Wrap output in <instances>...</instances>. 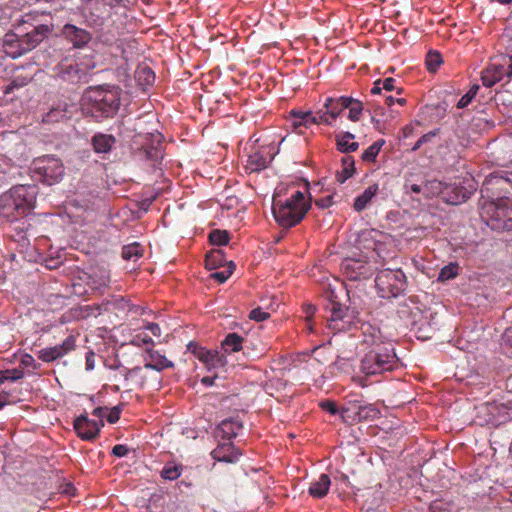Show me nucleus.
Here are the masks:
<instances>
[{
	"label": "nucleus",
	"mask_w": 512,
	"mask_h": 512,
	"mask_svg": "<svg viewBox=\"0 0 512 512\" xmlns=\"http://www.w3.org/2000/svg\"><path fill=\"white\" fill-rule=\"evenodd\" d=\"M121 88L116 85L89 87L82 96V111L96 122L113 118L121 104Z\"/></svg>",
	"instance_id": "nucleus-1"
},
{
	"label": "nucleus",
	"mask_w": 512,
	"mask_h": 512,
	"mask_svg": "<svg viewBox=\"0 0 512 512\" xmlns=\"http://www.w3.org/2000/svg\"><path fill=\"white\" fill-rule=\"evenodd\" d=\"M309 208L310 204L306 203L304 193L301 191H295L286 200H282L279 193L273 196V216L282 228L289 229L299 224Z\"/></svg>",
	"instance_id": "nucleus-2"
},
{
	"label": "nucleus",
	"mask_w": 512,
	"mask_h": 512,
	"mask_svg": "<svg viewBox=\"0 0 512 512\" xmlns=\"http://www.w3.org/2000/svg\"><path fill=\"white\" fill-rule=\"evenodd\" d=\"M399 365V358L392 343L378 344L361 359L360 371L365 376H375L391 372Z\"/></svg>",
	"instance_id": "nucleus-3"
},
{
	"label": "nucleus",
	"mask_w": 512,
	"mask_h": 512,
	"mask_svg": "<svg viewBox=\"0 0 512 512\" xmlns=\"http://www.w3.org/2000/svg\"><path fill=\"white\" fill-rule=\"evenodd\" d=\"M163 136L159 132L137 133L131 142L133 155L156 169L163 159Z\"/></svg>",
	"instance_id": "nucleus-4"
},
{
	"label": "nucleus",
	"mask_w": 512,
	"mask_h": 512,
	"mask_svg": "<svg viewBox=\"0 0 512 512\" xmlns=\"http://www.w3.org/2000/svg\"><path fill=\"white\" fill-rule=\"evenodd\" d=\"M33 177L47 185L58 183L64 176V165L60 158L54 155H43L31 163Z\"/></svg>",
	"instance_id": "nucleus-5"
},
{
	"label": "nucleus",
	"mask_w": 512,
	"mask_h": 512,
	"mask_svg": "<svg viewBox=\"0 0 512 512\" xmlns=\"http://www.w3.org/2000/svg\"><path fill=\"white\" fill-rule=\"evenodd\" d=\"M375 284L380 297L391 298L405 291L407 281L401 269H384L378 272Z\"/></svg>",
	"instance_id": "nucleus-6"
},
{
	"label": "nucleus",
	"mask_w": 512,
	"mask_h": 512,
	"mask_svg": "<svg viewBox=\"0 0 512 512\" xmlns=\"http://www.w3.org/2000/svg\"><path fill=\"white\" fill-rule=\"evenodd\" d=\"M6 206L12 207L16 214L15 217L27 214L36 202V187L27 185H18L10 190V195L6 198Z\"/></svg>",
	"instance_id": "nucleus-7"
},
{
	"label": "nucleus",
	"mask_w": 512,
	"mask_h": 512,
	"mask_svg": "<svg viewBox=\"0 0 512 512\" xmlns=\"http://www.w3.org/2000/svg\"><path fill=\"white\" fill-rule=\"evenodd\" d=\"M327 308L330 311V316L327 318L330 330L335 333L348 332L356 327V317L353 310L334 300H331Z\"/></svg>",
	"instance_id": "nucleus-8"
},
{
	"label": "nucleus",
	"mask_w": 512,
	"mask_h": 512,
	"mask_svg": "<svg viewBox=\"0 0 512 512\" xmlns=\"http://www.w3.org/2000/svg\"><path fill=\"white\" fill-rule=\"evenodd\" d=\"M341 269L349 280L368 279L373 275V267L365 256L347 257L341 263Z\"/></svg>",
	"instance_id": "nucleus-9"
},
{
	"label": "nucleus",
	"mask_w": 512,
	"mask_h": 512,
	"mask_svg": "<svg viewBox=\"0 0 512 512\" xmlns=\"http://www.w3.org/2000/svg\"><path fill=\"white\" fill-rule=\"evenodd\" d=\"M276 152L272 145H262L251 147L250 154L245 165V170L249 173L260 172L267 168L273 160Z\"/></svg>",
	"instance_id": "nucleus-10"
},
{
	"label": "nucleus",
	"mask_w": 512,
	"mask_h": 512,
	"mask_svg": "<svg viewBox=\"0 0 512 512\" xmlns=\"http://www.w3.org/2000/svg\"><path fill=\"white\" fill-rule=\"evenodd\" d=\"M22 27L23 29H18V34L26 53L35 49L51 32L50 27L45 24L33 25L28 22Z\"/></svg>",
	"instance_id": "nucleus-11"
},
{
	"label": "nucleus",
	"mask_w": 512,
	"mask_h": 512,
	"mask_svg": "<svg viewBox=\"0 0 512 512\" xmlns=\"http://www.w3.org/2000/svg\"><path fill=\"white\" fill-rule=\"evenodd\" d=\"M379 410L372 404L360 405L357 403H348L341 409V418L344 422L355 423L375 418Z\"/></svg>",
	"instance_id": "nucleus-12"
},
{
	"label": "nucleus",
	"mask_w": 512,
	"mask_h": 512,
	"mask_svg": "<svg viewBox=\"0 0 512 512\" xmlns=\"http://www.w3.org/2000/svg\"><path fill=\"white\" fill-rule=\"evenodd\" d=\"M73 426L78 437L82 440L92 441L99 435L104 422L103 420L88 419L86 414H82L74 420Z\"/></svg>",
	"instance_id": "nucleus-13"
},
{
	"label": "nucleus",
	"mask_w": 512,
	"mask_h": 512,
	"mask_svg": "<svg viewBox=\"0 0 512 512\" xmlns=\"http://www.w3.org/2000/svg\"><path fill=\"white\" fill-rule=\"evenodd\" d=\"M61 35L77 49L85 47L92 40V34L89 31L73 24H65Z\"/></svg>",
	"instance_id": "nucleus-14"
},
{
	"label": "nucleus",
	"mask_w": 512,
	"mask_h": 512,
	"mask_svg": "<svg viewBox=\"0 0 512 512\" xmlns=\"http://www.w3.org/2000/svg\"><path fill=\"white\" fill-rule=\"evenodd\" d=\"M188 349L192 354L208 368H215L218 366H224L225 359L223 355H220L217 351H211L204 347L197 345L196 343H190Z\"/></svg>",
	"instance_id": "nucleus-15"
},
{
	"label": "nucleus",
	"mask_w": 512,
	"mask_h": 512,
	"mask_svg": "<svg viewBox=\"0 0 512 512\" xmlns=\"http://www.w3.org/2000/svg\"><path fill=\"white\" fill-rule=\"evenodd\" d=\"M2 49L4 53L15 59L26 54L25 49L20 39V34L9 30L2 39Z\"/></svg>",
	"instance_id": "nucleus-16"
},
{
	"label": "nucleus",
	"mask_w": 512,
	"mask_h": 512,
	"mask_svg": "<svg viewBox=\"0 0 512 512\" xmlns=\"http://www.w3.org/2000/svg\"><path fill=\"white\" fill-rule=\"evenodd\" d=\"M28 24V20L19 15V11L11 6L0 7V27L3 29L9 26L14 29H20L21 26Z\"/></svg>",
	"instance_id": "nucleus-17"
},
{
	"label": "nucleus",
	"mask_w": 512,
	"mask_h": 512,
	"mask_svg": "<svg viewBox=\"0 0 512 512\" xmlns=\"http://www.w3.org/2000/svg\"><path fill=\"white\" fill-rule=\"evenodd\" d=\"M58 76L63 81L70 83H79L86 77V72L80 68L79 64L64 62L58 67Z\"/></svg>",
	"instance_id": "nucleus-18"
},
{
	"label": "nucleus",
	"mask_w": 512,
	"mask_h": 512,
	"mask_svg": "<svg viewBox=\"0 0 512 512\" xmlns=\"http://www.w3.org/2000/svg\"><path fill=\"white\" fill-rule=\"evenodd\" d=\"M506 67L504 64L492 63L481 73L482 84L485 87H492L506 76Z\"/></svg>",
	"instance_id": "nucleus-19"
},
{
	"label": "nucleus",
	"mask_w": 512,
	"mask_h": 512,
	"mask_svg": "<svg viewBox=\"0 0 512 512\" xmlns=\"http://www.w3.org/2000/svg\"><path fill=\"white\" fill-rule=\"evenodd\" d=\"M146 353L147 356L145 357L144 365L145 369H154L160 372L164 369L172 368L174 366L173 362L152 348H147Z\"/></svg>",
	"instance_id": "nucleus-20"
},
{
	"label": "nucleus",
	"mask_w": 512,
	"mask_h": 512,
	"mask_svg": "<svg viewBox=\"0 0 512 512\" xmlns=\"http://www.w3.org/2000/svg\"><path fill=\"white\" fill-rule=\"evenodd\" d=\"M475 188L470 186L468 189L462 185H451L446 188L447 202L452 205H458L466 202L473 194Z\"/></svg>",
	"instance_id": "nucleus-21"
},
{
	"label": "nucleus",
	"mask_w": 512,
	"mask_h": 512,
	"mask_svg": "<svg viewBox=\"0 0 512 512\" xmlns=\"http://www.w3.org/2000/svg\"><path fill=\"white\" fill-rule=\"evenodd\" d=\"M88 275V285L93 290H101L108 286L110 282L109 271L104 267H92Z\"/></svg>",
	"instance_id": "nucleus-22"
},
{
	"label": "nucleus",
	"mask_w": 512,
	"mask_h": 512,
	"mask_svg": "<svg viewBox=\"0 0 512 512\" xmlns=\"http://www.w3.org/2000/svg\"><path fill=\"white\" fill-rule=\"evenodd\" d=\"M116 144V138L112 134L96 133L91 138V145L95 153H109Z\"/></svg>",
	"instance_id": "nucleus-23"
},
{
	"label": "nucleus",
	"mask_w": 512,
	"mask_h": 512,
	"mask_svg": "<svg viewBox=\"0 0 512 512\" xmlns=\"http://www.w3.org/2000/svg\"><path fill=\"white\" fill-rule=\"evenodd\" d=\"M243 428V423L238 418H226L217 427V432L221 435L222 439L231 440L235 438Z\"/></svg>",
	"instance_id": "nucleus-24"
},
{
	"label": "nucleus",
	"mask_w": 512,
	"mask_h": 512,
	"mask_svg": "<svg viewBox=\"0 0 512 512\" xmlns=\"http://www.w3.org/2000/svg\"><path fill=\"white\" fill-rule=\"evenodd\" d=\"M211 455L216 461L233 463L238 459V452L236 451L232 442L219 444L212 452Z\"/></svg>",
	"instance_id": "nucleus-25"
},
{
	"label": "nucleus",
	"mask_w": 512,
	"mask_h": 512,
	"mask_svg": "<svg viewBox=\"0 0 512 512\" xmlns=\"http://www.w3.org/2000/svg\"><path fill=\"white\" fill-rule=\"evenodd\" d=\"M355 358V350H344L337 356L331 367L340 373H350L353 370Z\"/></svg>",
	"instance_id": "nucleus-26"
},
{
	"label": "nucleus",
	"mask_w": 512,
	"mask_h": 512,
	"mask_svg": "<svg viewBox=\"0 0 512 512\" xmlns=\"http://www.w3.org/2000/svg\"><path fill=\"white\" fill-rule=\"evenodd\" d=\"M350 104L351 100L347 96H341L338 98L328 97L325 100L324 108L328 110L331 118L335 120Z\"/></svg>",
	"instance_id": "nucleus-27"
},
{
	"label": "nucleus",
	"mask_w": 512,
	"mask_h": 512,
	"mask_svg": "<svg viewBox=\"0 0 512 512\" xmlns=\"http://www.w3.org/2000/svg\"><path fill=\"white\" fill-rule=\"evenodd\" d=\"M361 331L363 334V343L370 346L371 348L375 347L378 344L387 343L382 341L381 332L379 328H376L369 323H363L361 325Z\"/></svg>",
	"instance_id": "nucleus-28"
},
{
	"label": "nucleus",
	"mask_w": 512,
	"mask_h": 512,
	"mask_svg": "<svg viewBox=\"0 0 512 512\" xmlns=\"http://www.w3.org/2000/svg\"><path fill=\"white\" fill-rule=\"evenodd\" d=\"M331 481L327 474H321L317 480L311 483L309 494L314 498H323L329 491Z\"/></svg>",
	"instance_id": "nucleus-29"
},
{
	"label": "nucleus",
	"mask_w": 512,
	"mask_h": 512,
	"mask_svg": "<svg viewBox=\"0 0 512 512\" xmlns=\"http://www.w3.org/2000/svg\"><path fill=\"white\" fill-rule=\"evenodd\" d=\"M355 138V135L351 132H343L336 135V146L337 149L342 153L355 152L359 144L357 142H350Z\"/></svg>",
	"instance_id": "nucleus-30"
},
{
	"label": "nucleus",
	"mask_w": 512,
	"mask_h": 512,
	"mask_svg": "<svg viewBox=\"0 0 512 512\" xmlns=\"http://www.w3.org/2000/svg\"><path fill=\"white\" fill-rule=\"evenodd\" d=\"M69 109V104L63 103L59 104L57 107H52L44 116L43 122L50 124L56 123L64 119H68L67 115Z\"/></svg>",
	"instance_id": "nucleus-31"
},
{
	"label": "nucleus",
	"mask_w": 512,
	"mask_h": 512,
	"mask_svg": "<svg viewBox=\"0 0 512 512\" xmlns=\"http://www.w3.org/2000/svg\"><path fill=\"white\" fill-rule=\"evenodd\" d=\"M379 187L377 184L370 185L365 191L356 197L353 208L357 211H363L371 202L372 198L377 194Z\"/></svg>",
	"instance_id": "nucleus-32"
},
{
	"label": "nucleus",
	"mask_w": 512,
	"mask_h": 512,
	"mask_svg": "<svg viewBox=\"0 0 512 512\" xmlns=\"http://www.w3.org/2000/svg\"><path fill=\"white\" fill-rule=\"evenodd\" d=\"M341 163L342 169L336 172V180L339 183H344L354 175L356 171L355 161L352 156H345L342 158Z\"/></svg>",
	"instance_id": "nucleus-33"
},
{
	"label": "nucleus",
	"mask_w": 512,
	"mask_h": 512,
	"mask_svg": "<svg viewBox=\"0 0 512 512\" xmlns=\"http://www.w3.org/2000/svg\"><path fill=\"white\" fill-rule=\"evenodd\" d=\"M292 117V125L294 128H299L301 126L309 127L312 124H316V118L314 113L311 111H291Z\"/></svg>",
	"instance_id": "nucleus-34"
},
{
	"label": "nucleus",
	"mask_w": 512,
	"mask_h": 512,
	"mask_svg": "<svg viewBox=\"0 0 512 512\" xmlns=\"http://www.w3.org/2000/svg\"><path fill=\"white\" fill-rule=\"evenodd\" d=\"M244 338L237 333H229L222 341V348L226 353L238 352L242 349Z\"/></svg>",
	"instance_id": "nucleus-35"
},
{
	"label": "nucleus",
	"mask_w": 512,
	"mask_h": 512,
	"mask_svg": "<svg viewBox=\"0 0 512 512\" xmlns=\"http://www.w3.org/2000/svg\"><path fill=\"white\" fill-rule=\"evenodd\" d=\"M225 262V255L221 249H213L207 253L205 266L209 270H214L222 266Z\"/></svg>",
	"instance_id": "nucleus-36"
},
{
	"label": "nucleus",
	"mask_w": 512,
	"mask_h": 512,
	"mask_svg": "<svg viewBox=\"0 0 512 512\" xmlns=\"http://www.w3.org/2000/svg\"><path fill=\"white\" fill-rule=\"evenodd\" d=\"M135 77L142 86H150L155 81V73L148 66L139 67L136 70Z\"/></svg>",
	"instance_id": "nucleus-37"
},
{
	"label": "nucleus",
	"mask_w": 512,
	"mask_h": 512,
	"mask_svg": "<svg viewBox=\"0 0 512 512\" xmlns=\"http://www.w3.org/2000/svg\"><path fill=\"white\" fill-rule=\"evenodd\" d=\"M384 144V139H379L375 141L362 153L361 159L364 162H374Z\"/></svg>",
	"instance_id": "nucleus-38"
},
{
	"label": "nucleus",
	"mask_w": 512,
	"mask_h": 512,
	"mask_svg": "<svg viewBox=\"0 0 512 512\" xmlns=\"http://www.w3.org/2000/svg\"><path fill=\"white\" fill-rule=\"evenodd\" d=\"M76 347L75 344V337L74 336H68L62 344L55 345L52 348L55 351L56 356L59 358L63 357L64 355L68 354L69 352L73 351Z\"/></svg>",
	"instance_id": "nucleus-39"
},
{
	"label": "nucleus",
	"mask_w": 512,
	"mask_h": 512,
	"mask_svg": "<svg viewBox=\"0 0 512 512\" xmlns=\"http://www.w3.org/2000/svg\"><path fill=\"white\" fill-rule=\"evenodd\" d=\"M181 472V464L167 463L161 471V477L166 480H176L180 477Z\"/></svg>",
	"instance_id": "nucleus-40"
},
{
	"label": "nucleus",
	"mask_w": 512,
	"mask_h": 512,
	"mask_svg": "<svg viewBox=\"0 0 512 512\" xmlns=\"http://www.w3.org/2000/svg\"><path fill=\"white\" fill-rule=\"evenodd\" d=\"M143 255V249L139 243L125 245L122 249V257L125 260L138 259Z\"/></svg>",
	"instance_id": "nucleus-41"
},
{
	"label": "nucleus",
	"mask_w": 512,
	"mask_h": 512,
	"mask_svg": "<svg viewBox=\"0 0 512 512\" xmlns=\"http://www.w3.org/2000/svg\"><path fill=\"white\" fill-rule=\"evenodd\" d=\"M229 239V233L226 230L215 229L209 234V240L212 245H226Z\"/></svg>",
	"instance_id": "nucleus-42"
},
{
	"label": "nucleus",
	"mask_w": 512,
	"mask_h": 512,
	"mask_svg": "<svg viewBox=\"0 0 512 512\" xmlns=\"http://www.w3.org/2000/svg\"><path fill=\"white\" fill-rule=\"evenodd\" d=\"M349 99L351 100V104L347 106L349 109L348 118L353 122H357L362 114L363 104L361 101L352 97H349Z\"/></svg>",
	"instance_id": "nucleus-43"
},
{
	"label": "nucleus",
	"mask_w": 512,
	"mask_h": 512,
	"mask_svg": "<svg viewBox=\"0 0 512 512\" xmlns=\"http://www.w3.org/2000/svg\"><path fill=\"white\" fill-rule=\"evenodd\" d=\"M442 56L439 52L430 51L426 56V66L430 72H436L439 66L442 64Z\"/></svg>",
	"instance_id": "nucleus-44"
},
{
	"label": "nucleus",
	"mask_w": 512,
	"mask_h": 512,
	"mask_svg": "<svg viewBox=\"0 0 512 512\" xmlns=\"http://www.w3.org/2000/svg\"><path fill=\"white\" fill-rule=\"evenodd\" d=\"M479 89H480V86L478 84L472 85L470 87V89L468 90V92L466 94H464L461 97V99L458 101V103L456 105L457 108L463 109V108L467 107L472 102V100L475 98Z\"/></svg>",
	"instance_id": "nucleus-45"
},
{
	"label": "nucleus",
	"mask_w": 512,
	"mask_h": 512,
	"mask_svg": "<svg viewBox=\"0 0 512 512\" xmlns=\"http://www.w3.org/2000/svg\"><path fill=\"white\" fill-rule=\"evenodd\" d=\"M32 80L31 76H22V75H15L10 82L9 85H7L5 89V93L8 94L13 91L14 88H20L25 85H27Z\"/></svg>",
	"instance_id": "nucleus-46"
},
{
	"label": "nucleus",
	"mask_w": 512,
	"mask_h": 512,
	"mask_svg": "<svg viewBox=\"0 0 512 512\" xmlns=\"http://www.w3.org/2000/svg\"><path fill=\"white\" fill-rule=\"evenodd\" d=\"M458 274V265L457 264H449L443 267L439 273L438 280L446 281L456 277Z\"/></svg>",
	"instance_id": "nucleus-47"
},
{
	"label": "nucleus",
	"mask_w": 512,
	"mask_h": 512,
	"mask_svg": "<svg viewBox=\"0 0 512 512\" xmlns=\"http://www.w3.org/2000/svg\"><path fill=\"white\" fill-rule=\"evenodd\" d=\"M143 368L141 367H134L132 369H125L124 379L125 381H129L130 379L137 378V384L142 386L144 383V376L142 375Z\"/></svg>",
	"instance_id": "nucleus-48"
},
{
	"label": "nucleus",
	"mask_w": 512,
	"mask_h": 512,
	"mask_svg": "<svg viewBox=\"0 0 512 512\" xmlns=\"http://www.w3.org/2000/svg\"><path fill=\"white\" fill-rule=\"evenodd\" d=\"M235 265L232 261L229 262V268L226 271L214 272L210 277L219 283H224L232 274Z\"/></svg>",
	"instance_id": "nucleus-49"
},
{
	"label": "nucleus",
	"mask_w": 512,
	"mask_h": 512,
	"mask_svg": "<svg viewBox=\"0 0 512 512\" xmlns=\"http://www.w3.org/2000/svg\"><path fill=\"white\" fill-rule=\"evenodd\" d=\"M38 358L43 362H53L58 359L52 347L44 348L38 352Z\"/></svg>",
	"instance_id": "nucleus-50"
},
{
	"label": "nucleus",
	"mask_w": 512,
	"mask_h": 512,
	"mask_svg": "<svg viewBox=\"0 0 512 512\" xmlns=\"http://www.w3.org/2000/svg\"><path fill=\"white\" fill-rule=\"evenodd\" d=\"M270 317V314L268 312L263 311L260 307L252 309L249 313V318L251 320L261 322Z\"/></svg>",
	"instance_id": "nucleus-51"
},
{
	"label": "nucleus",
	"mask_w": 512,
	"mask_h": 512,
	"mask_svg": "<svg viewBox=\"0 0 512 512\" xmlns=\"http://www.w3.org/2000/svg\"><path fill=\"white\" fill-rule=\"evenodd\" d=\"M314 116L316 118V124L323 123L330 125L333 121L327 109L317 111L316 113H314Z\"/></svg>",
	"instance_id": "nucleus-52"
},
{
	"label": "nucleus",
	"mask_w": 512,
	"mask_h": 512,
	"mask_svg": "<svg viewBox=\"0 0 512 512\" xmlns=\"http://www.w3.org/2000/svg\"><path fill=\"white\" fill-rule=\"evenodd\" d=\"M319 406L331 415L341 414V410L338 409L336 403L331 400H324L319 403Z\"/></svg>",
	"instance_id": "nucleus-53"
},
{
	"label": "nucleus",
	"mask_w": 512,
	"mask_h": 512,
	"mask_svg": "<svg viewBox=\"0 0 512 512\" xmlns=\"http://www.w3.org/2000/svg\"><path fill=\"white\" fill-rule=\"evenodd\" d=\"M13 165L14 163L11 158L4 154H0V174L8 173L12 169Z\"/></svg>",
	"instance_id": "nucleus-54"
},
{
	"label": "nucleus",
	"mask_w": 512,
	"mask_h": 512,
	"mask_svg": "<svg viewBox=\"0 0 512 512\" xmlns=\"http://www.w3.org/2000/svg\"><path fill=\"white\" fill-rule=\"evenodd\" d=\"M435 136H436V132H435V131H430V132H428V133H426V134L422 135V136L418 139V141L414 144V146L411 148V151H413V152L417 151L418 149H420V147H421L423 144H425V143H427V142L431 141V139H432L433 137H435Z\"/></svg>",
	"instance_id": "nucleus-55"
},
{
	"label": "nucleus",
	"mask_w": 512,
	"mask_h": 512,
	"mask_svg": "<svg viewBox=\"0 0 512 512\" xmlns=\"http://www.w3.org/2000/svg\"><path fill=\"white\" fill-rule=\"evenodd\" d=\"M133 345H136V346H141V345H149V346H153L154 345V341L152 340L151 337H149L148 335H136L132 342H131Z\"/></svg>",
	"instance_id": "nucleus-56"
},
{
	"label": "nucleus",
	"mask_w": 512,
	"mask_h": 512,
	"mask_svg": "<svg viewBox=\"0 0 512 512\" xmlns=\"http://www.w3.org/2000/svg\"><path fill=\"white\" fill-rule=\"evenodd\" d=\"M399 316L401 318H406L415 315L416 313L411 309L408 305V303L405 301L403 303L399 304L398 310H397Z\"/></svg>",
	"instance_id": "nucleus-57"
},
{
	"label": "nucleus",
	"mask_w": 512,
	"mask_h": 512,
	"mask_svg": "<svg viewBox=\"0 0 512 512\" xmlns=\"http://www.w3.org/2000/svg\"><path fill=\"white\" fill-rule=\"evenodd\" d=\"M6 374V379L11 381H16L21 379L24 376V372L22 369L14 368L10 370H4Z\"/></svg>",
	"instance_id": "nucleus-58"
},
{
	"label": "nucleus",
	"mask_w": 512,
	"mask_h": 512,
	"mask_svg": "<svg viewBox=\"0 0 512 512\" xmlns=\"http://www.w3.org/2000/svg\"><path fill=\"white\" fill-rule=\"evenodd\" d=\"M315 204L321 209L328 208L333 204V195H328L323 198H320L315 201Z\"/></svg>",
	"instance_id": "nucleus-59"
},
{
	"label": "nucleus",
	"mask_w": 512,
	"mask_h": 512,
	"mask_svg": "<svg viewBox=\"0 0 512 512\" xmlns=\"http://www.w3.org/2000/svg\"><path fill=\"white\" fill-rule=\"evenodd\" d=\"M129 449L126 445L118 444L112 449V454L116 457H124L128 454Z\"/></svg>",
	"instance_id": "nucleus-60"
},
{
	"label": "nucleus",
	"mask_w": 512,
	"mask_h": 512,
	"mask_svg": "<svg viewBox=\"0 0 512 512\" xmlns=\"http://www.w3.org/2000/svg\"><path fill=\"white\" fill-rule=\"evenodd\" d=\"M121 410L119 407H114L111 409L107 416V421L111 424L116 423L120 418Z\"/></svg>",
	"instance_id": "nucleus-61"
},
{
	"label": "nucleus",
	"mask_w": 512,
	"mask_h": 512,
	"mask_svg": "<svg viewBox=\"0 0 512 512\" xmlns=\"http://www.w3.org/2000/svg\"><path fill=\"white\" fill-rule=\"evenodd\" d=\"M21 364H23V365H24V366H26V367H30V366H32V367L36 368L35 360H34V358H33L31 355H29V354H25V355L22 357V359H21Z\"/></svg>",
	"instance_id": "nucleus-62"
},
{
	"label": "nucleus",
	"mask_w": 512,
	"mask_h": 512,
	"mask_svg": "<svg viewBox=\"0 0 512 512\" xmlns=\"http://www.w3.org/2000/svg\"><path fill=\"white\" fill-rule=\"evenodd\" d=\"M394 83H395L394 78H392V77L385 78L382 81L383 89H385L387 91H392L395 88Z\"/></svg>",
	"instance_id": "nucleus-63"
},
{
	"label": "nucleus",
	"mask_w": 512,
	"mask_h": 512,
	"mask_svg": "<svg viewBox=\"0 0 512 512\" xmlns=\"http://www.w3.org/2000/svg\"><path fill=\"white\" fill-rule=\"evenodd\" d=\"M503 341L505 345H509L512 347V327L505 330L503 334Z\"/></svg>",
	"instance_id": "nucleus-64"
}]
</instances>
